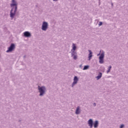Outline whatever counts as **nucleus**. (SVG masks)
<instances>
[{"label": "nucleus", "mask_w": 128, "mask_h": 128, "mask_svg": "<svg viewBox=\"0 0 128 128\" xmlns=\"http://www.w3.org/2000/svg\"><path fill=\"white\" fill-rule=\"evenodd\" d=\"M10 6L12 8V9L10 11V16L12 18H14L18 9V4H16L15 0H12V4H10Z\"/></svg>", "instance_id": "nucleus-1"}, {"label": "nucleus", "mask_w": 128, "mask_h": 128, "mask_svg": "<svg viewBox=\"0 0 128 128\" xmlns=\"http://www.w3.org/2000/svg\"><path fill=\"white\" fill-rule=\"evenodd\" d=\"M39 92H40V96H42L44 94L46 90V88L44 86L40 87L38 86Z\"/></svg>", "instance_id": "nucleus-2"}, {"label": "nucleus", "mask_w": 128, "mask_h": 128, "mask_svg": "<svg viewBox=\"0 0 128 128\" xmlns=\"http://www.w3.org/2000/svg\"><path fill=\"white\" fill-rule=\"evenodd\" d=\"M14 48H16L14 44H12L8 48V50H6V52H12Z\"/></svg>", "instance_id": "nucleus-3"}, {"label": "nucleus", "mask_w": 128, "mask_h": 128, "mask_svg": "<svg viewBox=\"0 0 128 128\" xmlns=\"http://www.w3.org/2000/svg\"><path fill=\"white\" fill-rule=\"evenodd\" d=\"M104 54L102 53L99 57V62L100 64H104Z\"/></svg>", "instance_id": "nucleus-4"}, {"label": "nucleus", "mask_w": 128, "mask_h": 128, "mask_svg": "<svg viewBox=\"0 0 128 128\" xmlns=\"http://www.w3.org/2000/svg\"><path fill=\"white\" fill-rule=\"evenodd\" d=\"M42 28V30H46L48 29V22H44Z\"/></svg>", "instance_id": "nucleus-5"}, {"label": "nucleus", "mask_w": 128, "mask_h": 128, "mask_svg": "<svg viewBox=\"0 0 128 128\" xmlns=\"http://www.w3.org/2000/svg\"><path fill=\"white\" fill-rule=\"evenodd\" d=\"M78 76H75L74 77V82L72 84V86H74V84H78Z\"/></svg>", "instance_id": "nucleus-6"}, {"label": "nucleus", "mask_w": 128, "mask_h": 128, "mask_svg": "<svg viewBox=\"0 0 128 128\" xmlns=\"http://www.w3.org/2000/svg\"><path fill=\"white\" fill-rule=\"evenodd\" d=\"M88 124L90 128H92V125L94 124V122L92 119H90L88 120Z\"/></svg>", "instance_id": "nucleus-7"}, {"label": "nucleus", "mask_w": 128, "mask_h": 128, "mask_svg": "<svg viewBox=\"0 0 128 128\" xmlns=\"http://www.w3.org/2000/svg\"><path fill=\"white\" fill-rule=\"evenodd\" d=\"M24 36L26 38H30V36H31L32 34H30V33L28 32H24Z\"/></svg>", "instance_id": "nucleus-8"}, {"label": "nucleus", "mask_w": 128, "mask_h": 128, "mask_svg": "<svg viewBox=\"0 0 128 128\" xmlns=\"http://www.w3.org/2000/svg\"><path fill=\"white\" fill-rule=\"evenodd\" d=\"M88 52H90L88 54V60H92V50H88Z\"/></svg>", "instance_id": "nucleus-9"}, {"label": "nucleus", "mask_w": 128, "mask_h": 128, "mask_svg": "<svg viewBox=\"0 0 128 128\" xmlns=\"http://www.w3.org/2000/svg\"><path fill=\"white\" fill-rule=\"evenodd\" d=\"M76 50V44H72V52H74V50Z\"/></svg>", "instance_id": "nucleus-10"}, {"label": "nucleus", "mask_w": 128, "mask_h": 128, "mask_svg": "<svg viewBox=\"0 0 128 128\" xmlns=\"http://www.w3.org/2000/svg\"><path fill=\"white\" fill-rule=\"evenodd\" d=\"M98 126V121L96 120L94 123V128H96Z\"/></svg>", "instance_id": "nucleus-11"}, {"label": "nucleus", "mask_w": 128, "mask_h": 128, "mask_svg": "<svg viewBox=\"0 0 128 128\" xmlns=\"http://www.w3.org/2000/svg\"><path fill=\"white\" fill-rule=\"evenodd\" d=\"M80 112V106H78L76 111V114H78Z\"/></svg>", "instance_id": "nucleus-12"}, {"label": "nucleus", "mask_w": 128, "mask_h": 128, "mask_svg": "<svg viewBox=\"0 0 128 128\" xmlns=\"http://www.w3.org/2000/svg\"><path fill=\"white\" fill-rule=\"evenodd\" d=\"M102 72H100L98 74V76L96 77L98 80H100V78H102Z\"/></svg>", "instance_id": "nucleus-13"}, {"label": "nucleus", "mask_w": 128, "mask_h": 128, "mask_svg": "<svg viewBox=\"0 0 128 128\" xmlns=\"http://www.w3.org/2000/svg\"><path fill=\"white\" fill-rule=\"evenodd\" d=\"M90 68L88 66H85L83 68V70H88Z\"/></svg>", "instance_id": "nucleus-14"}, {"label": "nucleus", "mask_w": 128, "mask_h": 128, "mask_svg": "<svg viewBox=\"0 0 128 128\" xmlns=\"http://www.w3.org/2000/svg\"><path fill=\"white\" fill-rule=\"evenodd\" d=\"M112 69V66H110L108 68V70L107 71V74H108L110 72V70Z\"/></svg>", "instance_id": "nucleus-15"}, {"label": "nucleus", "mask_w": 128, "mask_h": 128, "mask_svg": "<svg viewBox=\"0 0 128 128\" xmlns=\"http://www.w3.org/2000/svg\"><path fill=\"white\" fill-rule=\"evenodd\" d=\"M77 58H78V56H76L74 55V60H76Z\"/></svg>", "instance_id": "nucleus-16"}, {"label": "nucleus", "mask_w": 128, "mask_h": 128, "mask_svg": "<svg viewBox=\"0 0 128 128\" xmlns=\"http://www.w3.org/2000/svg\"><path fill=\"white\" fill-rule=\"evenodd\" d=\"M102 24V22H100L99 26H100Z\"/></svg>", "instance_id": "nucleus-17"}, {"label": "nucleus", "mask_w": 128, "mask_h": 128, "mask_svg": "<svg viewBox=\"0 0 128 128\" xmlns=\"http://www.w3.org/2000/svg\"><path fill=\"white\" fill-rule=\"evenodd\" d=\"M124 124H122L120 126V128H124Z\"/></svg>", "instance_id": "nucleus-18"}, {"label": "nucleus", "mask_w": 128, "mask_h": 128, "mask_svg": "<svg viewBox=\"0 0 128 128\" xmlns=\"http://www.w3.org/2000/svg\"><path fill=\"white\" fill-rule=\"evenodd\" d=\"M94 106H96V103H94Z\"/></svg>", "instance_id": "nucleus-19"}, {"label": "nucleus", "mask_w": 128, "mask_h": 128, "mask_svg": "<svg viewBox=\"0 0 128 128\" xmlns=\"http://www.w3.org/2000/svg\"><path fill=\"white\" fill-rule=\"evenodd\" d=\"M54 2H56L58 0H53Z\"/></svg>", "instance_id": "nucleus-20"}]
</instances>
